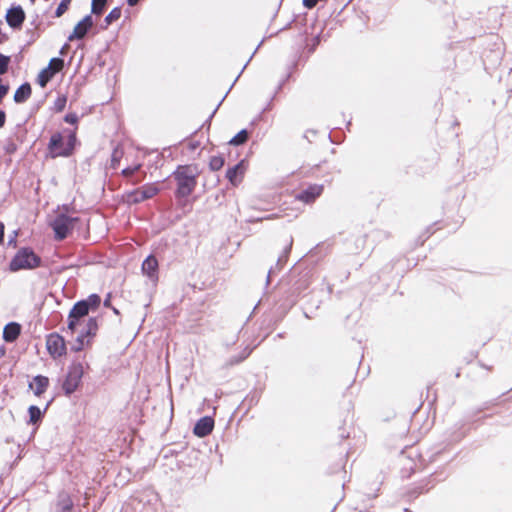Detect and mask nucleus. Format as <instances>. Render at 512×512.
<instances>
[{
	"instance_id": "nucleus-31",
	"label": "nucleus",
	"mask_w": 512,
	"mask_h": 512,
	"mask_svg": "<svg viewBox=\"0 0 512 512\" xmlns=\"http://www.w3.org/2000/svg\"><path fill=\"white\" fill-rule=\"evenodd\" d=\"M6 120V115L4 111L0 110V128L4 126Z\"/></svg>"
},
{
	"instance_id": "nucleus-4",
	"label": "nucleus",
	"mask_w": 512,
	"mask_h": 512,
	"mask_svg": "<svg viewBox=\"0 0 512 512\" xmlns=\"http://www.w3.org/2000/svg\"><path fill=\"white\" fill-rule=\"evenodd\" d=\"M84 370L85 364L83 362L74 361L71 363L63 382V390L66 395L72 394L79 387Z\"/></svg>"
},
{
	"instance_id": "nucleus-10",
	"label": "nucleus",
	"mask_w": 512,
	"mask_h": 512,
	"mask_svg": "<svg viewBox=\"0 0 512 512\" xmlns=\"http://www.w3.org/2000/svg\"><path fill=\"white\" fill-rule=\"evenodd\" d=\"M93 26V20L90 15L85 16L80 22L76 24L72 33L68 36L69 41L82 39L87 34L88 30Z\"/></svg>"
},
{
	"instance_id": "nucleus-9",
	"label": "nucleus",
	"mask_w": 512,
	"mask_h": 512,
	"mask_svg": "<svg viewBox=\"0 0 512 512\" xmlns=\"http://www.w3.org/2000/svg\"><path fill=\"white\" fill-rule=\"evenodd\" d=\"M247 167L246 161L241 160L238 164L227 170L226 177L233 186H237L242 182Z\"/></svg>"
},
{
	"instance_id": "nucleus-16",
	"label": "nucleus",
	"mask_w": 512,
	"mask_h": 512,
	"mask_svg": "<svg viewBox=\"0 0 512 512\" xmlns=\"http://www.w3.org/2000/svg\"><path fill=\"white\" fill-rule=\"evenodd\" d=\"M321 193H322V186L313 185V186H310L307 190L300 193L297 196V198L300 201H303L305 203H310V202L314 201Z\"/></svg>"
},
{
	"instance_id": "nucleus-20",
	"label": "nucleus",
	"mask_w": 512,
	"mask_h": 512,
	"mask_svg": "<svg viewBox=\"0 0 512 512\" xmlns=\"http://www.w3.org/2000/svg\"><path fill=\"white\" fill-rule=\"evenodd\" d=\"M54 75L55 74H53L47 68H44L38 75V84L41 87H45Z\"/></svg>"
},
{
	"instance_id": "nucleus-6",
	"label": "nucleus",
	"mask_w": 512,
	"mask_h": 512,
	"mask_svg": "<svg viewBox=\"0 0 512 512\" xmlns=\"http://www.w3.org/2000/svg\"><path fill=\"white\" fill-rule=\"evenodd\" d=\"M77 218L70 217L63 213H59L57 217L52 221L51 226L55 232L57 239H64L68 236L72 228L74 227Z\"/></svg>"
},
{
	"instance_id": "nucleus-12",
	"label": "nucleus",
	"mask_w": 512,
	"mask_h": 512,
	"mask_svg": "<svg viewBox=\"0 0 512 512\" xmlns=\"http://www.w3.org/2000/svg\"><path fill=\"white\" fill-rule=\"evenodd\" d=\"M24 18V12L20 7L10 9L6 15V20L11 27H19Z\"/></svg>"
},
{
	"instance_id": "nucleus-3",
	"label": "nucleus",
	"mask_w": 512,
	"mask_h": 512,
	"mask_svg": "<svg viewBox=\"0 0 512 512\" xmlns=\"http://www.w3.org/2000/svg\"><path fill=\"white\" fill-rule=\"evenodd\" d=\"M76 143V136L73 132L54 134L49 143V150L52 157L68 156L72 153Z\"/></svg>"
},
{
	"instance_id": "nucleus-25",
	"label": "nucleus",
	"mask_w": 512,
	"mask_h": 512,
	"mask_svg": "<svg viewBox=\"0 0 512 512\" xmlns=\"http://www.w3.org/2000/svg\"><path fill=\"white\" fill-rule=\"evenodd\" d=\"M107 0H93L92 1V13L100 14L105 7Z\"/></svg>"
},
{
	"instance_id": "nucleus-14",
	"label": "nucleus",
	"mask_w": 512,
	"mask_h": 512,
	"mask_svg": "<svg viewBox=\"0 0 512 512\" xmlns=\"http://www.w3.org/2000/svg\"><path fill=\"white\" fill-rule=\"evenodd\" d=\"M21 332V326L16 322L8 323L3 330V339L6 342H14Z\"/></svg>"
},
{
	"instance_id": "nucleus-11",
	"label": "nucleus",
	"mask_w": 512,
	"mask_h": 512,
	"mask_svg": "<svg viewBox=\"0 0 512 512\" xmlns=\"http://www.w3.org/2000/svg\"><path fill=\"white\" fill-rule=\"evenodd\" d=\"M214 428V420L209 417L205 416L198 420L194 427V434L198 437H205L209 435Z\"/></svg>"
},
{
	"instance_id": "nucleus-30",
	"label": "nucleus",
	"mask_w": 512,
	"mask_h": 512,
	"mask_svg": "<svg viewBox=\"0 0 512 512\" xmlns=\"http://www.w3.org/2000/svg\"><path fill=\"white\" fill-rule=\"evenodd\" d=\"M137 169H138V166H135L133 168H127V169L123 170V173L128 176V175L133 174Z\"/></svg>"
},
{
	"instance_id": "nucleus-1",
	"label": "nucleus",
	"mask_w": 512,
	"mask_h": 512,
	"mask_svg": "<svg viewBox=\"0 0 512 512\" xmlns=\"http://www.w3.org/2000/svg\"><path fill=\"white\" fill-rule=\"evenodd\" d=\"M78 325L75 328H68L72 334H76V339L73 342L71 349L75 352L83 350L86 346L90 345L91 339L95 336L97 331V323L93 318L78 319Z\"/></svg>"
},
{
	"instance_id": "nucleus-17",
	"label": "nucleus",
	"mask_w": 512,
	"mask_h": 512,
	"mask_svg": "<svg viewBox=\"0 0 512 512\" xmlns=\"http://www.w3.org/2000/svg\"><path fill=\"white\" fill-rule=\"evenodd\" d=\"M157 192H158V188L153 184L143 186L141 189L137 190L134 193V201L138 202V201H143L145 199H149V198L153 197L154 195H156Z\"/></svg>"
},
{
	"instance_id": "nucleus-23",
	"label": "nucleus",
	"mask_w": 512,
	"mask_h": 512,
	"mask_svg": "<svg viewBox=\"0 0 512 512\" xmlns=\"http://www.w3.org/2000/svg\"><path fill=\"white\" fill-rule=\"evenodd\" d=\"M210 169L218 171L224 166V159L220 156H213L209 162Z\"/></svg>"
},
{
	"instance_id": "nucleus-22",
	"label": "nucleus",
	"mask_w": 512,
	"mask_h": 512,
	"mask_svg": "<svg viewBox=\"0 0 512 512\" xmlns=\"http://www.w3.org/2000/svg\"><path fill=\"white\" fill-rule=\"evenodd\" d=\"M248 138V134L246 130H241L237 135H235L231 140V145H240L243 144Z\"/></svg>"
},
{
	"instance_id": "nucleus-33",
	"label": "nucleus",
	"mask_w": 512,
	"mask_h": 512,
	"mask_svg": "<svg viewBox=\"0 0 512 512\" xmlns=\"http://www.w3.org/2000/svg\"><path fill=\"white\" fill-rule=\"evenodd\" d=\"M138 1H139V0H127L128 4H129L130 6H134V5H136V4L138 3Z\"/></svg>"
},
{
	"instance_id": "nucleus-28",
	"label": "nucleus",
	"mask_w": 512,
	"mask_h": 512,
	"mask_svg": "<svg viewBox=\"0 0 512 512\" xmlns=\"http://www.w3.org/2000/svg\"><path fill=\"white\" fill-rule=\"evenodd\" d=\"M9 64V58L0 54V74H4L7 71Z\"/></svg>"
},
{
	"instance_id": "nucleus-5",
	"label": "nucleus",
	"mask_w": 512,
	"mask_h": 512,
	"mask_svg": "<svg viewBox=\"0 0 512 512\" xmlns=\"http://www.w3.org/2000/svg\"><path fill=\"white\" fill-rule=\"evenodd\" d=\"M39 265V258L28 249L20 250L17 255L13 258L10 263V269L12 271H18L20 269H31Z\"/></svg>"
},
{
	"instance_id": "nucleus-18",
	"label": "nucleus",
	"mask_w": 512,
	"mask_h": 512,
	"mask_svg": "<svg viewBox=\"0 0 512 512\" xmlns=\"http://www.w3.org/2000/svg\"><path fill=\"white\" fill-rule=\"evenodd\" d=\"M31 95V87L28 83L21 85L14 94V101L16 103L25 102Z\"/></svg>"
},
{
	"instance_id": "nucleus-8",
	"label": "nucleus",
	"mask_w": 512,
	"mask_h": 512,
	"mask_svg": "<svg viewBox=\"0 0 512 512\" xmlns=\"http://www.w3.org/2000/svg\"><path fill=\"white\" fill-rule=\"evenodd\" d=\"M89 308L84 301H79L74 305L68 316V328H75L79 323L78 319H88Z\"/></svg>"
},
{
	"instance_id": "nucleus-24",
	"label": "nucleus",
	"mask_w": 512,
	"mask_h": 512,
	"mask_svg": "<svg viewBox=\"0 0 512 512\" xmlns=\"http://www.w3.org/2000/svg\"><path fill=\"white\" fill-rule=\"evenodd\" d=\"M121 16V10L120 8H114L106 17H105V23L106 25H110L114 21L118 20Z\"/></svg>"
},
{
	"instance_id": "nucleus-35",
	"label": "nucleus",
	"mask_w": 512,
	"mask_h": 512,
	"mask_svg": "<svg viewBox=\"0 0 512 512\" xmlns=\"http://www.w3.org/2000/svg\"><path fill=\"white\" fill-rule=\"evenodd\" d=\"M65 509L67 510V512H69V509H70V504H68Z\"/></svg>"
},
{
	"instance_id": "nucleus-7",
	"label": "nucleus",
	"mask_w": 512,
	"mask_h": 512,
	"mask_svg": "<svg viewBox=\"0 0 512 512\" xmlns=\"http://www.w3.org/2000/svg\"><path fill=\"white\" fill-rule=\"evenodd\" d=\"M46 347L53 358L61 357L66 352L65 340L59 334H50L46 340Z\"/></svg>"
},
{
	"instance_id": "nucleus-36",
	"label": "nucleus",
	"mask_w": 512,
	"mask_h": 512,
	"mask_svg": "<svg viewBox=\"0 0 512 512\" xmlns=\"http://www.w3.org/2000/svg\"><path fill=\"white\" fill-rule=\"evenodd\" d=\"M31 1L33 2L34 0H31Z\"/></svg>"
},
{
	"instance_id": "nucleus-15",
	"label": "nucleus",
	"mask_w": 512,
	"mask_h": 512,
	"mask_svg": "<svg viewBox=\"0 0 512 512\" xmlns=\"http://www.w3.org/2000/svg\"><path fill=\"white\" fill-rule=\"evenodd\" d=\"M157 268H158V261L153 256L147 257L142 264L143 273L146 274L153 281H155L157 278V276H156Z\"/></svg>"
},
{
	"instance_id": "nucleus-27",
	"label": "nucleus",
	"mask_w": 512,
	"mask_h": 512,
	"mask_svg": "<svg viewBox=\"0 0 512 512\" xmlns=\"http://www.w3.org/2000/svg\"><path fill=\"white\" fill-rule=\"evenodd\" d=\"M71 0H62L59 6L56 9L55 15L56 17H61L67 10L70 5Z\"/></svg>"
},
{
	"instance_id": "nucleus-34",
	"label": "nucleus",
	"mask_w": 512,
	"mask_h": 512,
	"mask_svg": "<svg viewBox=\"0 0 512 512\" xmlns=\"http://www.w3.org/2000/svg\"><path fill=\"white\" fill-rule=\"evenodd\" d=\"M66 48H67V45H65V46L61 49L60 53H61L62 55H63V54H65V50H66Z\"/></svg>"
},
{
	"instance_id": "nucleus-32",
	"label": "nucleus",
	"mask_w": 512,
	"mask_h": 512,
	"mask_svg": "<svg viewBox=\"0 0 512 512\" xmlns=\"http://www.w3.org/2000/svg\"><path fill=\"white\" fill-rule=\"evenodd\" d=\"M4 237V224L0 222V243L3 241Z\"/></svg>"
},
{
	"instance_id": "nucleus-26",
	"label": "nucleus",
	"mask_w": 512,
	"mask_h": 512,
	"mask_svg": "<svg viewBox=\"0 0 512 512\" xmlns=\"http://www.w3.org/2000/svg\"><path fill=\"white\" fill-rule=\"evenodd\" d=\"M83 301L87 304V307L89 309L91 307L96 308L100 304V297L96 294H92L86 300Z\"/></svg>"
},
{
	"instance_id": "nucleus-2",
	"label": "nucleus",
	"mask_w": 512,
	"mask_h": 512,
	"mask_svg": "<svg viewBox=\"0 0 512 512\" xmlns=\"http://www.w3.org/2000/svg\"><path fill=\"white\" fill-rule=\"evenodd\" d=\"M197 170L191 166L179 167L175 172L177 180V196L188 197L196 186Z\"/></svg>"
},
{
	"instance_id": "nucleus-13",
	"label": "nucleus",
	"mask_w": 512,
	"mask_h": 512,
	"mask_svg": "<svg viewBox=\"0 0 512 512\" xmlns=\"http://www.w3.org/2000/svg\"><path fill=\"white\" fill-rule=\"evenodd\" d=\"M49 385V379L45 376L38 375L30 382L29 387L36 396L43 394Z\"/></svg>"
},
{
	"instance_id": "nucleus-29",
	"label": "nucleus",
	"mask_w": 512,
	"mask_h": 512,
	"mask_svg": "<svg viewBox=\"0 0 512 512\" xmlns=\"http://www.w3.org/2000/svg\"><path fill=\"white\" fill-rule=\"evenodd\" d=\"M77 120H78V117L75 114H68L65 117V121L70 124H75L77 122Z\"/></svg>"
},
{
	"instance_id": "nucleus-19",
	"label": "nucleus",
	"mask_w": 512,
	"mask_h": 512,
	"mask_svg": "<svg viewBox=\"0 0 512 512\" xmlns=\"http://www.w3.org/2000/svg\"><path fill=\"white\" fill-rule=\"evenodd\" d=\"M28 412H29V423H31V424L38 423L43 416V412L40 410V408L37 406H34V405L29 407Z\"/></svg>"
},
{
	"instance_id": "nucleus-21",
	"label": "nucleus",
	"mask_w": 512,
	"mask_h": 512,
	"mask_svg": "<svg viewBox=\"0 0 512 512\" xmlns=\"http://www.w3.org/2000/svg\"><path fill=\"white\" fill-rule=\"evenodd\" d=\"M64 66V61L60 58H52L49 62L48 67H46L53 74L61 71Z\"/></svg>"
}]
</instances>
